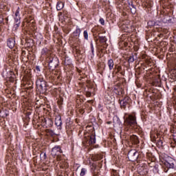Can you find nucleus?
Here are the masks:
<instances>
[{
    "label": "nucleus",
    "mask_w": 176,
    "mask_h": 176,
    "mask_svg": "<svg viewBox=\"0 0 176 176\" xmlns=\"http://www.w3.org/2000/svg\"><path fill=\"white\" fill-rule=\"evenodd\" d=\"M98 39L100 43H105L107 42V37L105 36H99Z\"/></svg>",
    "instance_id": "obj_19"
},
{
    "label": "nucleus",
    "mask_w": 176,
    "mask_h": 176,
    "mask_svg": "<svg viewBox=\"0 0 176 176\" xmlns=\"http://www.w3.org/2000/svg\"><path fill=\"white\" fill-rule=\"evenodd\" d=\"M99 23H100V24H101L102 25H105V20H104V19H102V18H100V19Z\"/></svg>",
    "instance_id": "obj_31"
},
{
    "label": "nucleus",
    "mask_w": 176,
    "mask_h": 176,
    "mask_svg": "<svg viewBox=\"0 0 176 176\" xmlns=\"http://www.w3.org/2000/svg\"><path fill=\"white\" fill-rule=\"evenodd\" d=\"M169 176H176V174H175V175H169Z\"/></svg>",
    "instance_id": "obj_42"
},
{
    "label": "nucleus",
    "mask_w": 176,
    "mask_h": 176,
    "mask_svg": "<svg viewBox=\"0 0 176 176\" xmlns=\"http://www.w3.org/2000/svg\"><path fill=\"white\" fill-rule=\"evenodd\" d=\"M47 61L48 63L50 69H52V71L58 67V58L56 56L50 55L47 58Z\"/></svg>",
    "instance_id": "obj_3"
},
{
    "label": "nucleus",
    "mask_w": 176,
    "mask_h": 176,
    "mask_svg": "<svg viewBox=\"0 0 176 176\" xmlns=\"http://www.w3.org/2000/svg\"><path fill=\"white\" fill-rule=\"evenodd\" d=\"M86 171H87V170H86V168H82L81 169V172H80V176H85V174H86Z\"/></svg>",
    "instance_id": "obj_25"
},
{
    "label": "nucleus",
    "mask_w": 176,
    "mask_h": 176,
    "mask_svg": "<svg viewBox=\"0 0 176 176\" xmlns=\"http://www.w3.org/2000/svg\"><path fill=\"white\" fill-rule=\"evenodd\" d=\"M118 90H120V91L121 90L120 87L116 86L114 87V93H116V91H118Z\"/></svg>",
    "instance_id": "obj_34"
},
{
    "label": "nucleus",
    "mask_w": 176,
    "mask_h": 176,
    "mask_svg": "<svg viewBox=\"0 0 176 176\" xmlns=\"http://www.w3.org/2000/svg\"><path fill=\"white\" fill-rule=\"evenodd\" d=\"M128 62L129 63H134V56H129V58L128 59Z\"/></svg>",
    "instance_id": "obj_30"
},
{
    "label": "nucleus",
    "mask_w": 176,
    "mask_h": 176,
    "mask_svg": "<svg viewBox=\"0 0 176 176\" xmlns=\"http://www.w3.org/2000/svg\"><path fill=\"white\" fill-rule=\"evenodd\" d=\"M129 9L132 14H135V13H137V8H135V6H134L133 3H131V4H129Z\"/></svg>",
    "instance_id": "obj_17"
},
{
    "label": "nucleus",
    "mask_w": 176,
    "mask_h": 176,
    "mask_svg": "<svg viewBox=\"0 0 176 176\" xmlns=\"http://www.w3.org/2000/svg\"><path fill=\"white\" fill-rule=\"evenodd\" d=\"M38 122H40L42 126L46 129L53 126V120H52V118L41 117L39 118Z\"/></svg>",
    "instance_id": "obj_5"
},
{
    "label": "nucleus",
    "mask_w": 176,
    "mask_h": 176,
    "mask_svg": "<svg viewBox=\"0 0 176 176\" xmlns=\"http://www.w3.org/2000/svg\"><path fill=\"white\" fill-rule=\"evenodd\" d=\"M91 53H94V45H93V42H91Z\"/></svg>",
    "instance_id": "obj_35"
},
{
    "label": "nucleus",
    "mask_w": 176,
    "mask_h": 176,
    "mask_svg": "<svg viewBox=\"0 0 176 176\" xmlns=\"http://www.w3.org/2000/svg\"><path fill=\"white\" fill-rule=\"evenodd\" d=\"M9 113H6L5 110H0V116L1 118H6V116H8Z\"/></svg>",
    "instance_id": "obj_20"
},
{
    "label": "nucleus",
    "mask_w": 176,
    "mask_h": 176,
    "mask_svg": "<svg viewBox=\"0 0 176 176\" xmlns=\"http://www.w3.org/2000/svg\"><path fill=\"white\" fill-rule=\"evenodd\" d=\"M94 176H100V172H98V170H94V173H93Z\"/></svg>",
    "instance_id": "obj_33"
},
{
    "label": "nucleus",
    "mask_w": 176,
    "mask_h": 176,
    "mask_svg": "<svg viewBox=\"0 0 176 176\" xmlns=\"http://www.w3.org/2000/svg\"><path fill=\"white\" fill-rule=\"evenodd\" d=\"M113 123L114 127H119L120 126V124H122V122H120V119L117 116L113 117Z\"/></svg>",
    "instance_id": "obj_12"
},
{
    "label": "nucleus",
    "mask_w": 176,
    "mask_h": 176,
    "mask_svg": "<svg viewBox=\"0 0 176 176\" xmlns=\"http://www.w3.org/2000/svg\"><path fill=\"white\" fill-rule=\"evenodd\" d=\"M1 23H3V18L0 16V24H1Z\"/></svg>",
    "instance_id": "obj_38"
},
{
    "label": "nucleus",
    "mask_w": 176,
    "mask_h": 176,
    "mask_svg": "<svg viewBox=\"0 0 176 176\" xmlns=\"http://www.w3.org/2000/svg\"><path fill=\"white\" fill-rule=\"evenodd\" d=\"M140 153L135 150H130L128 153V159L130 162H136Z\"/></svg>",
    "instance_id": "obj_6"
},
{
    "label": "nucleus",
    "mask_w": 176,
    "mask_h": 176,
    "mask_svg": "<svg viewBox=\"0 0 176 176\" xmlns=\"http://www.w3.org/2000/svg\"><path fill=\"white\" fill-rule=\"evenodd\" d=\"M173 140H174L175 142H176V135L174 136Z\"/></svg>",
    "instance_id": "obj_40"
},
{
    "label": "nucleus",
    "mask_w": 176,
    "mask_h": 176,
    "mask_svg": "<svg viewBox=\"0 0 176 176\" xmlns=\"http://www.w3.org/2000/svg\"><path fill=\"white\" fill-rule=\"evenodd\" d=\"M15 45H16V41L14 40V38H10L8 39L7 46H8L10 49H13Z\"/></svg>",
    "instance_id": "obj_11"
},
{
    "label": "nucleus",
    "mask_w": 176,
    "mask_h": 176,
    "mask_svg": "<svg viewBox=\"0 0 176 176\" xmlns=\"http://www.w3.org/2000/svg\"><path fill=\"white\" fill-rule=\"evenodd\" d=\"M116 68L117 69V72H120L122 71V66L120 65H116Z\"/></svg>",
    "instance_id": "obj_32"
},
{
    "label": "nucleus",
    "mask_w": 176,
    "mask_h": 176,
    "mask_svg": "<svg viewBox=\"0 0 176 176\" xmlns=\"http://www.w3.org/2000/svg\"><path fill=\"white\" fill-rule=\"evenodd\" d=\"M107 65L109 67V69L110 71H112V69L113 68L114 65H115V63L113 62V59L110 58L107 61Z\"/></svg>",
    "instance_id": "obj_16"
},
{
    "label": "nucleus",
    "mask_w": 176,
    "mask_h": 176,
    "mask_svg": "<svg viewBox=\"0 0 176 176\" xmlns=\"http://www.w3.org/2000/svg\"><path fill=\"white\" fill-rule=\"evenodd\" d=\"M101 157H100V155H96L95 157L94 158L95 160H100Z\"/></svg>",
    "instance_id": "obj_36"
},
{
    "label": "nucleus",
    "mask_w": 176,
    "mask_h": 176,
    "mask_svg": "<svg viewBox=\"0 0 176 176\" xmlns=\"http://www.w3.org/2000/svg\"><path fill=\"white\" fill-rule=\"evenodd\" d=\"M36 87L40 90L41 93H46L47 91V82L43 78L38 77L36 81Z\"/></svg>",
    "instance_id": "obj_2"
},
{
    "label": "nucleus",
    "mask_w": 176,
    "mask_h": 176,
    "mask_svg": "<svg viewBox=\"0 0 176 176\" xmlns=\"http://www.w3.org/2000/svg\"><path fill=\"white\" fill-rule=\"evenodd\" d=\"M55 124L58 130H61V126L63 124V121H61V116L58 114L55 118Z\"/></svg>",
    "instance_id": "obj_10"
},
{
    "label": "nucleus",
    "mask_w": 176,
    "mask_h": 176,
    "mask_svg": "<svg viewBox=\"0 0 176 176\" xmlns=\"http://www.w3.org/2000/svg\"><path fill=\"white\" fill-rule=\"evenodd\" d=\"M14 17H20V8L16 10Z\"/></svg>",
    "instance_id": "obj_26"
},
{
    "label": "nucleus",
    "mask_w": 176,
    "mask_h": 176,
    "mask_svg": "<svg viewBox=\"0 0 176 176\" xmlns=\"http://www.w3.org/2000/svg\"><path fill=\"white\" fill-rule=\"evenodd\" d=\"M64 8V3L62 1H58L56 4V10H61Z\"/></svg>",
    "instance_id": "obj_18"
},
{
    "label": "nucleus",
    "mask_w": 176,
    "mask_h": 176,
    "mask_svg": "<svg viewBox=\"0 0 176 176\" xmlns=\"http://www.w3.org/2000/svg\"><path fill=\"white\" fill-rule=\"evenodd\" d=\"M76 36H80V32H82V30H80V28H77L76 30Z\"/></svg>",
    "instance_id": "obj_29"
},
{
    "label": "nucleus",
    "mask_w": 176,
    "mask_h": 176,
    "mask_svg": "<svg viewBox=\"0 0 176 176\" xmlns=\"http://www.w3.org/2000/svg\"><path fill=\"white\" fill-rule=\"evenodd\" d=\"M158 137H159V133H157L156 135L151 133V141H153V142H155V141H156V139Z\"/></svg>",
    "instance_id": "obj_21"
},
{
    "label": "nucleus",
    "mask_w": 176,
    "mask_h": 176,
    "mask_svg": "<svg viewBox=\"0 0 176 176\" xmlns=\"http://www.w3.org/2000/svg\"><path fill=\"white\" fill-rule=\"evenodd\" d=\"M36 70L38 71V72L41 71V68L39 67V66L36 67Z\"/></svg>",
    "instance_id": "obj_37"
},
{
    "label": "nucleus",
    "mask_w": 176,
    "mask_h": 176,
    "mask_svg": "<svg viewBox=\"0 0 176 176\" xmlns=\"http://www.w3.org/2000/svg\"><path fill=\"white\" fill-rule=\"evenodd\" d=\"M83 36H84L85 41H89V32H87V30L84 31Z\"/></svg>",
    "instance_id": "obj_24"
},
{
    "label": "nucleus",
    "mask_w": 176,
    "mask_h": 176,
    "mask_svg": "<svg viewBox=\"0 0 176 176\" xmlns=\"http://www.w3.org/2000/svg\"><path fill=\"white\" fill-rule=\"evenodd\" d=\"M123 89L120 88V90L116 91V94L118 96H122V94H123Z\"/></svg>",
    "instance_id": "obj_27"
},
{
    "label": "nucleus",
    "mask_w": 176,
    "mask_h": 176,
    "mask_svg": "<svg viewBox=\"0 0 176 176\" xmlns=\"http://www.w3.org/2000/svg\"><path fill=\"white\" fill-rule=\"evenodd\" d=\"M163 163L167 168H175V164H176V161L175 160L173 159V157L166 155V157H164V161Z\"/></svg>",
    "instance_id": "obj_4"
},
{
    "label": "nucleus",
    "mask_w": 176,
    "mask_h": 176,
    "mask_svg": "<svg viewBox=\"0 0 176 176\" xmlns=\"http://www.w3.org/2000/svg\"><path fill=\"white\" fill-rule=\"evenodd\" d=\"M88 144H89V145H94V144H96V134L95 133H92L89 136V140H88Z\"/></svg>",
    "instance_id": "obj_13"
},
{
    "label": "nucleus",
    "mask_w": 176,
    "mask_h": 176,
    "mask_svg": "<svg viewBox=\"0 0 176 176\" xmlns=\"http://www.w3.org/2000/svg\"><path fill=\"white\" fill-rule=\"evenodd\" d=\"M63 153V150L61 149V146H55L52 149L51 155L53 157H56V156H60Z\"/></svg>",
    "instance_id": "obj_8"
},
{
    "label": "nucleus",
    "mask_w": 176,
    "mask_h": 176,
    "mask_svg": "<svg viewBox=\"0 0 176 176\" xmlns=\"http://www.w3.org/2000/svg\"><path fill=\"white\" fill-rule=\"evenodd\" d=\"M92 166H93V167L95 168V170H96V168L97 167V165L93 164H92Z\"/></svg>",
    "instance_id": "obj_39"
},
{
    "label": "nucleus",
    "mask_w": 176,
    "mask_h": 176,
    "mask_svg": "<svg viewBox=\"0 0 176 176\" xmlns=\"http://www.w3.org/2000/svg\"><path fill=\"white\" fill-rule=\"evenodd\" d=\"M120 28L124 32H130L131 31V25L129 22L124 21L120 26Z\"/></svg>",
    "instance_id": "obj_9"
},
{
    "label": "nucleus",
    "mask_w": 176,
    "mask_h": 176,
    "mask_svg": "<svg viewBox=\"0 0 176 176\" xmlns=\"http://www.w3.org/2000/svg\"><path fill=\"white\" fill-rule=\"evenodd\" d=\"M14 21H15V24L14 25V28L16 30L20 27V23H21L20 16L14 17Z\"/></svg>",
    "instance_id": "obj_15"
},
{
    "label": "nucleus",
    "mask_w": 176,
    "mask_h": 176,
    "mask_svg": "<svg viewBox=\"0 0 176 176\" xmlns=\"http://www.w3.org/2000/svg\"><path fill=\"white\" fill-rule=\"evenodd\" d=\"M130 140L133 144H135V145H137L140 144V140H138V137L135 135H133L130 137Z\"/></svg>",
    "instance_id": "obj_14"
},
{
    "label": "nucleus",
    "mask_w": 176,
    "mask_h": 176,
    "mask_svg": "<svg viewBox=\"0 0 176 176\" xmlns=\"http://www.w3.org/2000/svg\"><path fill=\"white\" fill-rule=\"evenodd\" d=\"M49 53V50H47L46 47L43 48L41 51L42 56H46Z\"/></svg>",
    "instance_id": "obj_23"
},
{
    "label": "nucleus",
    "mask_w": 176,
    "mask_h": 176,
    "mask_svg": "<svg viewBox=\"0 0 176 176\" xmlns=\"http://www.w3.org/2000/svg\"><path fill=\"white\" fill-rule=\"evenodd\" d=\"M111 121L107 122L108 124H111Z\"/></svg>",
    "instance_id": "obj_43"
},
{
    "label": "nucleus",
    "mask_w": 176,
    "mask_h": 176,
    "mask_svg": "<svg viewBox=\"0 0 176 176\" xmlns=\"http://www.w3.org/2000/svg\"><path fill=\"white\" fill-rule=\"evenodd\" d=\"M85 96L87 97H91V90L89 89L88 91H86Z\"/></svg>",
    "instance_id": "obj_28"
},
{
    "label": "nucleus",
    "mask_w": 176,
    "mask_h": 176,
    "mask_svg": "<svg viewBox=\"0 0 176 176\" xmlns=\"http://www.w3.org/2000/svg\"><path fill=\"white\" fill-rule=\"evenodd\" d=\"M65 60H69V58L66 57V58H65Z\"/></svg>",
    "instance_id": "obj_41"
},
{
    "label": "nucleus",
    "mask_w": 176,
    "mask_h": 176,
    "mask_svg": "<svg viewBox=\"0 0 176 176\" xmlns=\"http://www.w3.org/2000/svg\"><path fill=\"white\" fill-rule=\"evenodd\" d=\"M120 105L122 109H126V107L130 104V97L125 96L122 99L119 100Z\"/></svg>",
    "instance_id": "obj_7"
},
{
    "label": "nucleus",
    "mask_w": 176,
    "mask_h": 176,
    "mask_svg": "<svg viewBox=\"0 0 176 176\" xmlns=\"http://www.w3.org/2000/svg\"><path fill=\"white\" fill-rule=\"evenodd\" d=\"M47 158V156L46 155V153H41L40 154V159L41 160H46V159Z\"/></svg>",
    "instance_id": "obj_22"
},
{
    "label": "nucleus",
    "mask_w": 176,
    "mask_h": 176,
    "mask_svg": "<svg viewBox=\"0 0 176 176\" xmlns=\"http://www.w3.org/2000/svg\"><path fill=\"white\" fill-rule=\"evenodd\" d=\"M160 142L161 144H163V142H162V140H160Z\"/></svg>",
    "instance_id": "obj_44"
},
{
    "label": "nucleus",
    "mask_w": 176,
    "mask_h": 176,
    "mask_svg": "<svg viewBox=\"0 0 176 176\" xmlns=\"http://www.w3.org/2000/svg\"><path fill=\"white\" fill-rule=\"evenodd\" d=\"M124 126H125L126 131H129L130 127L137 126V117L134 114H130L124 119Z\"/></svg>",
    "instance_id": "obj_1"
}]
</instances>
